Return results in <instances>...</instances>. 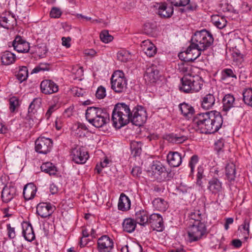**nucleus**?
I'll return each instance as SVG.
<instances>
[{
  "label": "nucleus",
  "mask_w": 252,
  "mask_h": 252,
  "mask_svg": "<svg viewBox=\"0 0 252 252\" xmlns=\"http://www.w3.org/2000/svg\"><path fill=\"white\" fill-rule=\"evenodd\" d=\"M193 123L200 133L212 134L220 129L223 119L220 112L211 111L197 114L193 119Z\"/></svg>",
  "instance_id": "obj_1"
},
{
  "label": "nucleus",
  "mask_w": 252,
  "mask_h": 252,
  "mask_svg": "<svg viewBox=\"0 0 252 252\" xmlns=\"http://www.w3.org/2000/svg\"><path fill=\"white\" fill-rule=\"evenodd\" d=\"M131 113L128 105L123 102L116 104L112 114L113 126L116 128H120L126 125L130 121Z\"/></svg>",
  "instance_id": "obj_2"
},
{
  "label": "nucleus",
  "mask_w": 252,
  "mask_h": 252,
  "mask_svg": "<svg viewBox=\"0 0 252 252\" xmlns=\"http://www.w3.org/2000/svg\"><path fill=\"white\" fill-rule=\"evenodd\" d=\"M214 37L212 34L206 30L196 31L192 36L191 41L192 46L200 50H206L213 44Z\"/></svg>",
  "instance_id": "obj_3"
},
{
  "label": "nucleus",
  "mask_w": 252,
  "mask_h": 252,
  "mask_svg": "<svg viewBox=\"0 0 252 252\" xmlns=\"http://www.w3.org/2000/svg\"><path fill=\"white\" fill-rule=\"evenodd\" d=\"M127 80L122 71L116 70L111 78V89L116 93L125 92L127 89Z\"/></svg>",
  "instance_id": "obj_4"
},
{
  "label": "nucleus",
  "mask_w": 252,
  "mask_h": 252,
  "mask_svg": "<svg viewBox=\"0 0 252 252\" xmlns=\"http://www.w3.org/2000/svg\"><path fill=\"white\" fill-rule=\"evenodd\" d=\"M206 233V226L203 222H194L188 228V241L190 243L197 241L202 239Z\"/></svg>",
  "instance_id": "obj_5"
},
{
  "label": "nucleus",
  "mask_w": 252,
  "mask_h": 252,
  "mask_svg": "<svg viewBox=\"0 0 252 252\" xmlns=\"http://www.w3.org/2000/svg\"><path fill=\"white\" fill-rule=\"evenodd\" d=\"M130 122L137 126H141L146 121L147 115L144 107L141 106H137L134 107L131 113Z\"/></svg>",
  "instance_id": "obj_6"
},
{
  "label": "nucleus",
  "mask_w": 252,
  "mask_h": 252,
  "mask_svg": "<svg viewBox=\"0 0 252 252\" xmlns=\"http://www.w3.org/2000/svg\"><path fill=\"white\" fill-rule=\"evenodd\" d=\"M53 147V141L49 138L39 137L35 141V151L41 154H47Z\"/></svg>",
  "instance_id": "obj_7"
},
{
  "label": "nucleus",
  "mask_w": 252,
  "mask_h": 252,
  "mask_svg": "<svg viewBox=\"0 0 252 252\" xmlns=\"http://www.w3.org/2000/svg\"><path fill=\"white\" fill-rule=\"evenodd\" d=\"M71 156L72 160L77 164H84L88 159L87 152L82 147L77 146L71 151Z\"/></svg>",
  "instance_id": "obj_8"
},
{
  "label": "nucleus",
  "mask_w": 252,
  "mask_h": 252,
  "mask_svg": "<svg viewBox=\"0 0 252 252\" xmlns=\"http://www.w3.org/2000/svg\"><path fill=\"white\" fill-rule=\"evenodd\" d=\"M0 19V25L5 29H13L17 25L15 15L9 11L2 13Z\"/></svg>",
  "instance_id": "obj_9"
},
{
  "label": "nucleus",
  "mask_w": 252,
  "mask_h": 252,
  "mask_svg": "<svg viewBox=\"0 0 252 252\" xmlns=\"http://www.w3.org/2000/svg\"><path fill=\"white\" fill-rule=\"evenodd\" d=\"M112 239L107 235H103L98 239L97 246L99 252H110L113 248Z\"/></svg>",
  "instance_id": "obj_10"
},
{
  "label": "nucleus",
  "mask_w": 252,
  "mask_h": 252,
  "mask_svg": "<svg viewBox=\"0 0 252 252\" xmlns=\"http://www.w3.org/2000/svg\"><path fill=\"white\" fill-rule=\"evenodd\" d=\"M160 75L157 66L152 65L146 69L144 75V79L148 83H156L160 78Z\"/></svg>",
  "instance_id": "obj_11"
},
{
  "label": "nucleus",
  "mask_w": 252,
  "mask_h": 252,
  "mask_svg": "<svg viewBox=\"0 0 252 252\" xmlns=\"http://www.w3.org/2000/svg\"><path fill=\"white\" fill-rule=\"evenodd\" d=\"M17 195L16 188L11 185H6L1 192V198L3 202L8 203L12 201Z\"/></svg>",
  "instance_id": "obj_12"
},
{
  "label": "nucleus",
  "mask_w": 252,
  "mask_h": 252,
  "mask_svg": "<svg viewBox=\"0 0 252 252\" xmlns=\"http://www.w3.org/2000/svg\"><path fill=\"white\" fill-rule=\"evenodd\" d=\"M12 46L16 51L19 53H27L30 49V43L17 36L12 42Z\"/></svg>",
  "instance_id": "obj_13"
},
{
  "label": "nucleus",
  "mask_w": 252,
  "mask_h": 252,
  "mask_svg": "<svg viewBox=\"0 0 252 252\" xmlns=\"http://www.w3.org/2000/svg\"><path fill=\"white\" fill-rule=\"evenodd\" d=\"M154 230L161 231L164 228L162 217L158 214H153L149 217V223Z\"/></svg>",
  "instance_id": "obj_14"
},
{
  "label": "nucleus",
  "mask_w": 252,
  "mask_h": 252,
  "mask_svg": "<svg viewBox=\"0 0 252 252\" xmlns=\"http://www.w3.org/2000/svg\"><path fill=\"white\" fill-rule=\"evenodd\" d=\"M41 92L45 94H51L58 91V86L50 80H45L40 84Z\"/></svg>",
  "instance_id": "obj_15"
},
{
  "label": "nucleus",
  "mask_w": 252,
  "mask_h": 252,
  "mask_svg": "<svg viewBox=\"0 0 252 252\" xmlns=\"http://www.w3.org/2000/svg\"><path fill=\"white\" fill-rule=\"evenodd\" d=\"M54 212V208L50 203H40L36 207V213L42 218L50 216Z\"/></svg>",
  "instance_id": "obj_16"
},
{
  "label": "nucleus",
  "mask_w": 252,
  "mask_h": 252,
  "mask_svg": "<svg viewBox=\"0 0 252 252\" xmlns=\"http://www.w3.org/2000/svg\"><path fill=\"white\" fill-rule=\"evenodd\" d=\"M103 108L95 107H89L86 111V118L87 120L94 126V121L96 120L98 115L101 114V111Z\"/></svg>",
  "instance_id": "obj_17"
},
{
  "label": "nucleus",
  "mask_w": 252,
  "mask_h": 252,
  "mask_svg": "<svg viewBox=\"0 0 252 252\" xmlns=\"http://www.w3.org/2000/svg\"><path fill=\"white\" fill-rule=\"evenodd\" d=\"M204 50H200L197 47L192 46V43L190 42V45L187 48L185 52L186 54V59L188 61H194L198 57H199L202 51H204Z\"/></svg>",
  "instance_id": "obj_18"
},
{
  "label": "nucleus",
  "mask_w": 252,
  "mask_h": 252,
  "mask_svg": "<svg viewBox=\"0 0 252 252\" xmlns=\"http://www.w3.org/2000/svg\"><path fill=\"white\" fill-rule=\"evenodd\" d=\"M167 160L171 166L173 167H178L182 162L181 155L178 152L170 151L167 154Z\"/></svg>",
  "instance_id": "obj_19"
},
{
  "label": "nucleus",
  "mask_w": 252,
  "mask_h": 252,
  "mask_svg": "<svg viewBox=\"0 0 252 252\" xmlns=\"http://www.w3.org/2000/svg\"><path fill=\"white\" fill-rule=\"evenodd\" d=\"M151 169L155 174H157L160 176L161 179L165 178L167 175L166 167L160 161H154L151 167Z\"/></svg>",
  "instance_id": "obj_20"
},
{
  "label": "nucleus",
  "mask_w": 252,
  "mask_h": 252,
  "mask_svg": "<svg viewBox=\"0 0 252 252\" xmlns=\"http://www.w3.org/2000/svg\"><path fill=\"white\" fill-rule=\"evenodd\" d=\"M142 50L149 57H154L157 53V48L150 40H145L141 43Z\"/></svg>",
  "instance_id": "obj_21"
},
{
  "label": "nucleus",
  "mask_w": 252,
  "mask_h": 252,
  "mask_svg": "<svg viewBox=\"0 0 252 252\" xmlns=\"http://www.w3.org/2000/svg\"><path fill=\"white\" fill-rule=\"evenodd\" d=\"M101 114H98L96 120L94 121V126L96 127H101L108 123L110 120L109 114L105 108L102 109L101 111Z\"/></svg>",
  "instance_id": "obj_22"
},
{
  "label": "nucleus",
  "mask_w": 252,
  "mask_h": 252,
  "mask_svg": "<svg viewBox=\"0 0 252 252\" xmlns=\"http://www.w3.org/2000/svg\"><path fill=\"white\" fill-rule=\"evenodd\" d=\"M173 6H168L165 3L160 4L158 9V14L163 18L170 17L173 13Z\"/></svg>",
  "instance_id": "obj_23"
},
{
  "label": "nucleus",
  "mask_w": 252,
  "mask_h": 252,
  "mask_svg": "<svg viewBox=\"0 0 252 252\" xmlns=\"http://www.w3.org/2000/svg\"><path fill=\"white\" fill-rule=\"evenodd\" d=\"M222 189V183L220 180L214 178L208 182V189L213 194H217L221 191Z\"/></svg>",
  "instance_id": "obj_24"
},
{
  "label": "nucleus",
  "mask_w": 252,
  "mask_h": 252,
  "mask_svg": "<svg viewBox=\"0 0 252 252\" xmlns=\"http://www.w3.org/2000/svg\"><path fill=\"white\" fill-rule=\"evenodd\" d=\"M215 101V97L213 94H207L202 97L201 106L204 109H211L214 105Z\"/></svg>",
  "instance_id": "obj_25"
},
{
  "label": "nucleus",
  "mask_w": 252,
  "mask_h": 252,
  "mask_svg": "<svg viewBox=\"0 0 252 252\" xmlns=\"http://www.w3.org/2000/svg\"><path fill=\"white\" fill-rule=\"evenodd\" d=\"M135 221L137 223L141 225L144 226L146 224H148L149 221V217L147 211L143 210H139L136 212Z\"/></svg>",
  "instance_id": "obj_26"
},
{
  "label": "nucleus",
  "mask_w": 252,
  "mask_h": 252,
  "mask_svg": "<svg viewBox=\"0 0 252 252\" xmlns=\"http://www.w3.org/2000/svg\"><path fill=\"white\" fill-rule=\"evenodd\" d=\"M130 200L129 198L124 193L120 196L118 202V209L123 211L128 210L130 208Z\"/></svg>",
  "instance_id": "obj_27"
},
{
  "label": "nucleus",
  "mask_w": 252,
  "mask_h": 252,
  "mask_svg": "<svg viewBox=\"0 0 252 252\" xmlns=\"http://www.w3.org/2000/svg\"><path fill=\"white\" fill-rule=\"evenodd\" d=\"M182 114L187 119L191 118L194 113L193 107L190 104L184 102L179 105Z\"/></svg>",
  "instance_id": "obj_28"
},
{
  "label": "nucleus",
  "mask_w": 252,
  "mask_h": 252,
  "mask_svg": "<svg viewBox=\"0 0 252 252\" xmlns=\"http://www.w3.org/2000/svg\"><path fill=\"white\" fill-rule=\"evenodd\" d=\"M235 98L231 94L224 95L222 99V111L227 112L234 106Z\"/></svg>",
  "instance_id": "obj_29"
},
{
  "label": "nucleus",
  "mask_w": 252,
  "mask_h": 252,
  "mask_svg": "<svg viewBox=\"0 0 252 252\" xmlns=\"http://www.w3.org/2000/svg\"><path fill=\"white\" fill-rule=\"evenodd\" d=\"M136 222L131 218L125 219L123 222V230L127 233H131L134 231L136 226Z\"/></svg>",
  "instance_id": "obj_30"
},
{
  "label": "nucleus",
  "mask_w": 252,
  "mask_h": 252,
  "mask_svg": "<svg viewBox=\"0 0 252 252\" xmlns=\"http://www.w3.org/2000/svg\"><path fill=\"white\" fill-rule=\"evenodd\" d=\"M22 234L25 239L29 242H32V224L29 221H23L22 223Z\"/></svg>",
  "instance_id": "obj_31"
},
{
  "label": "nucleus",
  "mask_w": 252,
  "mask_h": 252,
  "mask_svg": "<svg viewBox=\"0 0 252 252\" xmlns=\"http://www.w3.org/2000/svg\"><path fill=\"white\" fill-rule=\"evenodd\" d=\"M189 217L191 219L194 220L195 222H201V220L205 219L206 214L203 209H196L190 212Z\"/></svg>",
  "instance_id": "obj_32"
},
{
  "label": "nucleus",
  "mask_w": 252,
  "mask_h": 252,
  "mask_svg": "<svg viewBox=\"0 0 252 252\" xmlns=\"http://www.w3.org/2000/svg\"><path fill=\"white\" fill-rule=\"evenodd\" d=\"M181 85L179 86L181 91L186 93H193L191 88V82L187 76H184L181 79Z\"/></svg>",
  "instance_id": "obj_33"
},
{
  "label": "nucleus",
  "mask_w": 252,
  "mask_h": 252,
  "mask_svg": "<svg viewBox=\"0 0 252 252\" xmlns=\"http://www.w3.org/2000/svg\"><path fill=\"white\" fill-rule=\"evenodd\" d=\"M191 82V88L193 93L199 92L203 86V80L198 76H193L189 78Z\"/></svg>",
  "instance_id": "obj_34"
},
{
  "label": "nucleus",
  "mask_w": 252,
  "mask_h": 252,
  "mask_svg": "<svg viewBox=\"0 0 252 252\" xmlns=\"http://www.w3.org/2000/svg\"><path fill=\"white\" fill-rule=\"evenodd\" d=\"M152 204L155 209L159 211H165L168 207L167 202L161 198H155Z\"/></svg>",
  "instance_id": "obj_35"
},
{
  "label": "nucleus",
  "mask_w": 252,
  "mask_h": 252,
  "mask_svg": "<svg viewBox=\"0 0 252 252\" xmlns=\"http://www.w3.org/2000/svg\"><path fill=\"white\" fill-rule=\"evenodd\" d=\"M15 59V55L9 51L4 52L1 57L2 64L6 65L13 63Z\"/></svg>",
  "instance_id": "obj_36"
},
{
  "label": "nucleus",
  "mask_w": 252,
  "mask_h": 252,
  "mask_svg": "<svg viewBox=\"0 0 252 252\" xmlns=\"http://www.w3.org/2000/svg\"><path fill=\"white\" fill-rule=\"evenodd\" d=\"M225 174L229 181H234L236 177L235 165L233 163H230L225 167Z\"/></svg>",
  "instance_id": "obj_37"
},
{
  "label": "nucleus",
  "mask_w": 252,
  "mask_h": 252,
  "mask_svg": "<svg viewBox=\"0 0 252 252\" xmlns=\"http://www.w3.org/2000/svg\"><path fill=\"white\" fill-rule=\"evenodd\" d=\"M40 168L42 171L49 174L50 175H55L57 171L56 167L52 163L47 162L43 163Z\"/></svg>",
  "instance_id": "obj_38"
},
{
  "label": "nucleus",
  "mask_w": 252,
  "mask_h": 252,
  "mask_svg": "<svg viewBox=\"0 0 252 252\" xmlns=\"http://www.w3.org/2000/svg\"><path fill=\"white\" fill-rule=\"evenodd\" d=\"M142 143L141 142L132 141L130 144V149L132 153L135 157L138 156L142 151Z\"/></svg>",
  "instance_id": "obj_39"
},
{
  "label": "nucleus",
  "mask_w": 252,
  "mask_h": 252,
  "mask_svg": "<svg viewBox=\"0 0 252 252\" xmlns=\"http://www.w3.org/2000/svg\"><path fill=\"white\" fill-rule=\"evenodd\" d=\"M157 26L154 23H146L144 25L143 31L147 35H153L156 31Z\"/></svg>",
  "instance_id": "obj_40"
},
{
  "label": "nucleus",
  "mask_w": 252,
  "mask_h": 252,
  "mask_svg": "<svg viewBox=\"0 0 252 252\" xmlns=\"http://www.w3.org/2000/svg\"><path fill=\"white\" fill-rule=\"evenodd\" d=\"M243 96L244 103L252 106V89L251 88L246 89L243 93Z\"/></svg>",
  "instance_id": "obj_41"
},
{
  "label": "nucleus",
  "mask_w": 252,
  "mask_h": 252,
  "mask_svg": "<svg viewBox=\"0 0 252 252\" xmlns=\"http://www.w3.org/2000/svg\"><path fill=\"white\" fill-rule=\"evenodd\" d=\"M28 77V70L26 66H22L19 70L16 77L17 79L20 82H22L26 80Z\"/></svg>",
  "instance_id": "obj_42"
},
{
  "label": "nucleus",
  "mask_w": 252,
  "mask_h": 252,
  "mask_svg": "<svg viewBox=\"0 0 252 252\" xmlns=\"http://www.w3.org/2000/svg\"><path fill=\"white\" fill-rule=\"evenodd\" d=\"M228 78H231L232 80L237 79V76L235 72L232 69L226 68L223 69L221 72V79L225 80Z\"/></svg>",
  "instance_id": "obj_43"
},
{
  "label": "nucleus",
  "mask_w": 252,
  "mask_h": 252,
  "mask_svg": "<svg viewBox=\"0 0 252 252\" xmlns=\"http://www.w3.org/2000/svg\"><path fill=\"white\" fill-rule=\"evenodd\" d=\"M170 138L172 142L181 144L188 139V136L181 134H172Z\"/></svg>",
  "instance_id": "obj_44"
},
{
  "label": "nucleus",
  "mask_w": 252,
  "mask_h": 252,
  "mask_svg": "<svg viewBox=\"0 0 252 252\" xmlns=\"http://www.w3.org/2000/svg\"><path fill=\"white\" fill-rule=\"evenodd\" d=\"M34 51L37 56L42 58L47 53V50L45 44L41 43L34 47Z\"/></svg>",
  "instance_id": "obj_45"
},
{
  "label": "nucleus",
  "mask_w": 252,
  "mask_h": 252,
  "mask_svg": "<svg viewBox=\"0 0 252 252\" xmlns=\"http://www.w3.org/2000/svg\"><path fill=\"white\" fill-rule=\"evenodd\" d=\"M23 195L26 201L32 199V183H28L24 186Z\"/></svg>",
  "instance_id": "obj_46"
},
{
  "label": "nucleus",
  "mask_w": 252,
  "mask_h": 252,
  "mask_svg": "<svg viewBox=\"0 0 252 252\" xmlns=\"http://www.w3.org/2000/svg\"><path fill=\"white\" fill-rule=\"evenodd\" d=\"M16 204L13 203L10 206H8L7 207L3 209V213L4 214V218L10 217L13 216L15 213V208Z\"/></svg>",
  "instance_id": "obj_47"
},
{
  "label": "nucleus",
  "mask_w": 252,
  "mask_h": 252,
  "mask_svg": "<svg viewBox=\"0 0 252 252\" xmlns=\"http://www.w3.org/2000/svg\"><path fill=\"white\" fill-rule=\"evenodd\" d=\"M204 171V168L202 165H200L197 167L196 184L199 187L202 186V179L205 177Z\"/></svg>",
  "instance_id": "obj_48"
},
{
  "label": "nucleus",
  "mask_w": 252,
  "mask_h": 252,
  "mask_svg": "<svg viewBox=\"0 0 252 252\" xmlns=\"http://www.w3.org/2000/svg\"><path fill=\"white\" fill-rule=\"evenodd\" d=\"M10 112H14L19 106V101L17 97L13 96L9 100Z\"/></svg>",
  "instance_id": "obj_49"
},
{
  "label": "nucleus",
  "mask_w": 252,
  "mask_h": 252,
  "mask_svg": "<svg viewBox=\"0 0 252 252\" xmlns=\"http://www.w3.org/2000/svg\"><path fill=\"white\" fill-rule=\"evenodd\" d=\"M199 161V157L196 155H193L190 158L189 162V166L190 168V174H192L194 171V168L196 164L198 163Z\"/></svg>",
  "instance_id": "obj_50"
},
{
  "label": "nucleus",
  "mask_w": 252,
  "mask_h": 252,
  "mask_svg": "<svg viewBox=\"0 0 252 252\" xmlns=\"http://www.w3.org/2000/svg\"><path fill=\"white\" fill-rule=\"evenodd\" d=\"M100 38L101 40L105 43H107L112 41L113 39V37L109 34L108 31L107 30H104L101 32L100 34Z\"/></svg>",
  "instance_id": "obj_51"
},
{
  "label": "nucleus",
  "mask_w": 252,
  "mask_h": 252,
  "mask_svg": "<svg viewBox=\"0 0 252 252\" xmlns=\"http://www.w3.org/2000/svg\"><path fill=\"white\" fill-rule=\"evenodd\" d=\"M117 59L122 62H126L129 58V54L126 51H120L117 53Z\"/></svg>",
  "instance_id": "obj_52"
},
{
  "label": "nucleus",
  "mask_w": 252,
  "mask_h": 252,
  "mask_svg": "<svg viewBox=\"0 0 252 252\" xmlns=\"http://www.w3.org/2000/svg\"><path fill=\"white\" fill-rule=\"evenodd\" d=\"M167 1L173 6L179 7L185 6L188 4L190 0H167Z\"/></svg>",
  "instance_id": "obj_53"
},
{
  "label": "nucleus",
  "mask_w": 252,
  "mask_h": 252,
  "mask_svg": "<svg viewBox=\"0 0 252 252\" xmlns=\"http://www.w3.org/2000/svg\"><path fill=\"white\" fill-rule=\"evenodd\" d=\"M32 105L33 106L32 109H35L36 112L38 110L39 113H42V109L41 108V99L40 98H34L32 100Z\"/></svg>",
  "instance_id": "obj_54"
},
{
  "label": "nucleus",
  "mask_w": 252,
  "mask_h": 252,
  "mask_svg": "<svg viewBox=\"0 0 252 252\" xmlns=\"http://www.w3.org/2000/svg\"><path fill=\"white\" fill-rule=\"evenodd\" d=\"M127 252H142V246L138 243L133 244L129 247L126 246Z\"/></svg>",
  "instance_id": "obj_55"
},
{
  "label": "nucleus",
  "mask_w": 252,
  "mask_h": 252,
  "mask_svg": "<svg viewBox=\"0 0 252 252\" xmlns=\"http://www.w3.org/2000/svg\"><path fill=\"white\" fill-rule=\"evenodd\" d=\"M106 90L104 87L99 86L96 92L95 95L98 99H102L106 96Z\"/></svg>",
  "instance_id": "obj_56"
},
{
  "label": "nucleus",
  "mask_w": 252,
  "mask_h": 252,
  "mask_svg": "<svg viewBox=\"0 0 252 252\" xmlns=\"http://www.w3.org/2000/svg\"><path fill=\"white\" fill-rule=\"evenodd\" d=\"M62 12L60 8L57 7H53L50 11V16L52 18H58L60 17Z\"/></svg>",
  "instance_id": "obj_57"
},
{
  "label": "nucleus",
  "mask_w": 252,
  "mask_h": 252,
  "mask_svg": "<svg viewBox=\"0 0 252 252\" xmlns=\"http://www.w3.org/2000/svg\"><path fill=\"white\" fill-rule=\"evenodd\" d=\"M227 24V21L226 19L224 17H222L220 19V20L217 22V23L214 25L216 27L220 29H222L224 28Z\"/></svg>",
  "instance_id": "obj_58"
},
{
  "label": "nucleus",
  "mask_w": 252,
  "mask_h": 252,
  "mask_svg": "<svg viewBox=\"0 0 252 252\" xmlns=\"http://www.w3.org/2000/svg\"><path fill=\"white\" fill-rule=\"evenodd\" d=\"M7 234L9 238L13 239L15 237V228L12 227L10 224H7Z\"/></svg>",
  "instance_id": "obj_59"
},
{
  "label": "nucleus",
  "mask_w": 252,
  "mask_h": 252,
  "mask_svg": "<svg viewBox=\"0 0 252 252\" xmlns=\"http://www.w3.org/2000/svg\"><path fill=\"white\" fill-rule=\"evenodd\" d=\"M57 108L58 107L56 104L52 105L49 107L48 111L46 113V117H47V119L50 118L52 113L54 112Z\"/></svg>",
  "instance_id": "obj_60"
},
{
  "label": "nucleus",
  "mask_w": 252,
  "mask_h": 252,
  "mask_svg": "<svg viewBox=\"0 0 252 252\" xmlns=\"http://www.w3.org/2000/svg\"><path fill=\"white\" fill-rule=\"evenodd\" d=\"M142 173L141 168L139 167L136 166L133 167L131 170V174L134 177H138Z\"/></svg>",
  "instance_id": "obj_61"
},
{
  "label": "nucleus",
  "mask_w": 252,
  "mask_h": 252,
  "mask_svg": "<svg viewBox=\"0 0 252 252\" xmlns=\"http://www.w3.org/2000/svg\"><path fill=\"white\" fill-rule=\"evenodd\" d=\"M250 221V220L249 219H246L244 220L243 223L241 225L244 230L247 232L248 234L249 233Z\"/></svg>",
  "instance_id": "obj_62"
},
{
  "label": "nucleus",
  "mask_w": 252,
  "mask_h": 252,
  "mask_svg": "<svg viewBox=\"0 0 252 252\" xmlns=\"http://www.w3.org/2000/svg\"><path fill=\"white\" fill-rule=\"evenodd\" d=\"M62 44L63 46H65L66 48H69L70 47V42L71 41L70 37H62Z\"/></svg>",
  "instance_id": "obj_63"
},
{
  "label": "nucleus",
  "mask_w": 252,
  "mask_h": 252,
  "mask_svg": "<svg viewBox=\"0 0 252 252\" xmlns=\"http://www.w3.org/2000/svg\"><path fill=\"white\" fill-rule=\"evenodd\" d=\"M234 58L236 57V60L238 62H241L243 61V55L239 51H235L233 53Z\"/></svg>",
  "instance_id": "obj_64"
}]
</instances>
